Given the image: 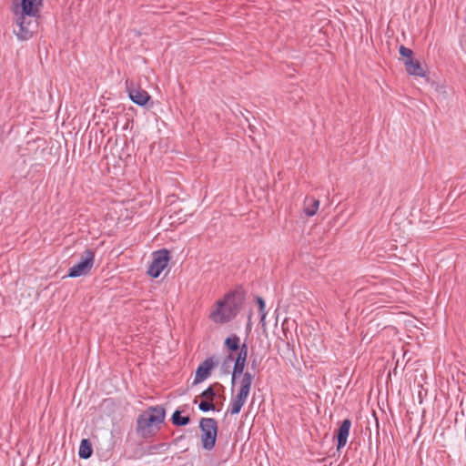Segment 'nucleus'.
<instances>
[{"label": "nucleus", "instance_id": "nucleus-4", "mask_svg": "<svg viewBox=\"0 0 466 466\" xmlns=\"http://www.w3.org/2000/svg\"><path fill=\"white\" fill-rule=\"evenodd\" d=\"M253 375L250 372L246 371V373L243 375V378H241L239 381L240 388L238 392L231 398L228 412L232 415H236L240 412L249 395Z\"/></svg>", "mask_w": 466, "mask_h": 466}, {"label": "nucleus", "instance_id": "nucleus-17", "mask_svg": "<svg viewBox=\"0 0 466 466\" xmlns=\"http://www.w3.org/2000/svg\"><path fill=\"white\" fill-rule=\"evenodd\" d=\"M239 342L240 339L237 335H232L225 339V345L231 351L240 350L241 346H239Z\"/></svg>", "mask_w": 466, "mask_h": 466}, {"label": "nucleus", "instance_id": "nucleus-3", "mask_svg": "<svg viewBox=\"0 0 466 466\" xmlns=\"http://www.w3.org/2000/svg\"><path fill=\"white\" fill-rule=\"evenodd\" d=\"M13 12L16 16L15 23L18 25V29L14 31L15 35L20 41L29 40L37 29L39 17H30L25 15L24 16L19 14L18 6H14Z\"/></svg>", "mask_w": 466, "mask_h": 466}, {"label": "nucleus", "instance_id": "nucleus-9", "mask_svg": "<svg viewBox=\"0 0 466 466\" xmlns=\"http://www.w3.org/2000/svg\"><path fill=\"white\" fill-rule=\"evenodd\" d=\"M42 5L43 0H21V4L15 6L19 7V14L30 17H40Z\"/></svg>", "mask_w": 466, "mask_h": 466}, {"label": "nucleus", "instance_id": "nucleus-6", "mask_svg": "<svg viewBox=\"0 0 466 466\" xmlns=\"http://www.w3.org/2000/svg\"><path fill=\"white\" fill-rule=\"evenodd\" d=\"M95 262V253L91 249H86L81 260L70 268L67 277L69 278H77L81 276L87 275Z\"/></svg>", "mask_w": 466, "mask_h": 466}, {"label": "nucleus", "instance_id": "nucleus-7", "mask_svg": "<svg viewBox=\"0 0 466 466\" xmlns=\"http://www.w3.org/2000/svg\"><path fill=\"white\" fill-rule=\"evenodd\" d=\"M169 261V253L167 249H160L154 252L153 260L148 268L147 273L152 278H157L167 268Z\"/></svg>", "mask_w": 466, "mask_h": 466}, {"label": "nucleus", "instance_id": "nucleus-5", "mask_svg": "<svg viewBox=\"0 0 466 466\" xmlns=\"http://www.w3.org/2000/svg\"><path fill=\"white\" fill-rule=\"evenodd\" d=\"M200 440L205 451L214 449L218 436V422L213 418H202L199 421Z\"/></svg>", "mask_w": 466, "mask_h": 466}, {"label": "nucleus", "instance_id": "nucleus-23", "mask_svg": "<svg viewBox=\"0 0 466 466\" xmlns=\"http://www.w3.org/2000/svg\"><path fill=\"white\" fill-rule=\"evenodd\" d=\"M234 360L233 355H232V354H229V355L227 357V360H226L225 363H226L227 361H231V360Z\"/></svg>", "mask_w": 466, "mask_h": 466}, {"label": "nucleus", "instance_id": "nucleus-12", "mask_svg": "<svg viewBox=\"0 0 466 466\" xmlns=\"http://www.w3.org/2000/svg\"><path fill=\"white\" fill-rule=\"evenodd\" d=\"M350 427H351V421L349 419L344 420L342 421V423L340 424V426L338 430V433H337V439H338L337 449L338 450H340L341 448H343L346 445L348 437L350 434Z\"/></svg>", "mask_w": 466, "mask_h": 466}, {"label": "nucleus", "instance_id": "nucleus-10", "mask_svg": "<svg viewBox=\"0 0 466 466\" xmlns=\"http://www.w3.org/2000/svg\"><path fill=\"white\" fill-rule=\"evenodd\" d=\"M127 90L129 96V98L138 106L146 105L150 99V96L148 93L143 89L136 88L133 82L126 81Z\"/></svg>", "mask_w": 466, "mask_h": 466}, {"label": "nucleus", "instance_id": "nucleus-14", "mask_svg": "<svg viewBox=\"0 0 466 466\" xmlns=\"http://www.w3.org/2000/svg\"><path fill=\"white\" fill-rule=\"evenodd\" d=\"M404 65L408 74L416 76H425V72L419 61H414L413 59L404 60Z\"/></svg>", "mask_w": 466, "mask_h": 466}, {"label": "nucleus", "instance_id": "nucleus-15", "mask_svg": "<svg viewBox=\"0 0 466 466\" xmlns=\"http://www.w3.org/2000/svg\"><path fill=\"white\" fill-rule=\"evenodd\" d=\"M171 421L176 426H186L190 422V418L188 416H182L181 411L177 410L172 414Z\"/></svg>", "mask_w": 466, "mask_h": 466}, {"label": "nucleus", "instance_id": "nucleus-8", "mask_svg": "<svg viewBox=\"0 0 466 466\" xmlns=\"http://www.w3.org/2000/svg\"><path fill=\"white\" fill-rule=\"evenodd\" d=\"M247 358H248V345L246 343H244L241 346L240 350L238 353V356L235 360V364L233 367L232 378H231L232 385L235 384L238 377H239V376L243 377V375L246 373V372H244V370H245V366H246Z\"/></svg>", "mask_w": 466, "mask_h": 466}, {"label": "nucleus", "instance_id": "nucleus-22", "mask_svg": "<svg viewBox=\"0 0 466 466\" xmlns=\"http://www.w3.org/2000/svg\"><path fill=\"white\" fill-rule=\"evenodd\" d=\"M163 446H164V444L150 446L149 452L154 453L155 451H157L159 448H162Z\"/></svg>", "mask_w": 466, "mask_h": 466}, {"label": "nucleus", "instance_id": "nucleus-20", "mask_svg": "<svg viewBox=\"0 0 466 466\" xmlns=\"http://www.w3.org/2000/svg\"><path fill=\"white\" fill-rule=\"evenodd\" d=\"M412 54H413V52L411 49H410L404 46H400V55L405 58L404 60L412 59Z\"/></svg>", "mask_w": 466, "mask_h": 466}, {"label": "nucleus", "instance_id": "nucleus-16", "mask_svg": "<svg viewBox=\"0 0 466 466\" xmlns=\"http://www.w3.org/2000/svg\"><path fill=\"white\" fill-rule=\"evenodd\" d=\"M78 454L82 459H88L91 456L92 447L88 440L84 439L81 441Z\"/></svg>", "mask_w": 466, "mask_h": 466}, {"label": "nucleus", "instance_id": "nucleus-18", "mask_svg": "<svg viewBox=\"0 0 466 466\" xmlns=\"http://www.w3.org/2000/svg\"><path fill=\"white\" fill-rule=\"evenodd\" d=\"M198 409L201 411L207 412L209 410H214L216 409L215 405L213 404V401L209 400H203L199 403Z\"/></svg>", "mask_w": 466, "mask_h": 466}, {"label": "nucleus", "instance_id": "nucleus-21", "mask_svg": "<svg viewBox=\"0 0 466 466\" xmlns=\"http://www.w3.org/2000/svg\"><path fill=\"white\" fill-rule=\"evenodd\" d=\"M257 303L258 305L259 311H260V321L264 322L265 318H266L265 301H264V299L262 298L258 297L257 298Z\"/></svg>", "mask_w": 466, "mask_h": 466}, {"label": "nucleus", "instance_id": "nucleus-2", "mask_svg": "<svg viewBox=\"0 0 466 466\" xmlns=\"http://www.w3.org/2000/svg\"><path fill=\"white\" fill-rule=\"evenodd\" d=\"M238 311V304L234 294H227L217 302L216 309L211 312L210 319L215 323H226L235 318Z\"/></svg>", "mask_w": 466, "mask_h": 466}, {"label": "nucleus", "instance_id": "nucleus-11", "mask_svg": "<svg viewBox=\"0 0 466 466\" xmlns=\"http://www.w3.org/2000/svg\"><path fill=\"white\" fill-rule=\"evenodd\" d=\"M215 364L216 361L213 357L208 358L200 363L196 370L194 383H199L205 380L210 375V371L214 368Z\"/></svg>", "mask_w": 466, "mask_h": 466}, {"label": "nucleus", "instance_id": "nucleus-13", "mask_svg": "<svg viewBox=\"0 0 466 466\" xmlns=\"http://www.w3.org/2000/svg\"><path fill=\"white\" fill-rule=\"evenodd\" d=\"M319 208V200L312 197H307L304 200L303 211L306 216H314Z\"/></svg>", "mask_w": 466, "mask_h": 466}, {"label": "nucleus", "instance_id": "nucleus-1", "mask_svg": "<svg viewBox=\"0 0 466 466\" xmlns=\"http://www.w3.org/2000/svg\"><path fill=\"white\" fill-rule=\"evenodd\" d=\"M166 410L161 406L149 407L137 420V433L143 438L153 436L164 421Z\"/></svg>", "mask_w": 466, "mask_h": 466}, {"label": "nucleus", "instance_id": "nucleus-19", "mask_svg": "<svg viewBox=\"0 0 466 466\" xmlns=\"http://www.w3.org/2000/svg\"><path fill=\"white\" fill-rule=\"evenodd\" d=\"M202 398L206 399L207 400L213 401L216 394L211 386H209L208 389H206L200 395Z\"/></svg>", "mask_w": 466, "mask_h": 466}]
</instances>
